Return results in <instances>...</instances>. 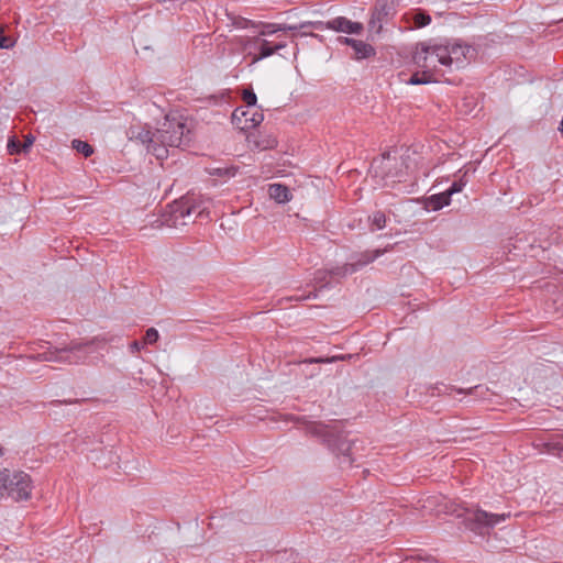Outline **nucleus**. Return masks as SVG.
Listing matches in <instances>:
<instances>
[{"label":"nucleus","mask_w":563,"mask_h":563,"mask_svg":"<svg viewBox=\"0 0 563 563\" xmlns=\"http://www.w3.org/2000/svg\"><path fill=\"white\" fill-rule=\"evenodd\" d=\"M305 431L308 435L320 439L332 452L347 457L349 465H352L355 461L352 457L353 442L346 439L336 424L310 421L306 423Z\"/></svg>","instance_id":"1"},{"label":"nucleus","mask_w":563,"mask_h":563,"mask_svg":"<svg viewBox=\"0 0 563 563\" xmlns=\"http://www.w3.org/2000/svg\"><path fill=\"white\" fill-rule=\"evenodd\" d=\"M190 134L186 119L178 113L166 114L156 130V137L166 150L168 147L180 148L187 146L191 140Z\"/></svg>","instance_id":"2"},{"label":"nucleus","mask_w":563,"mask_h":563,"mask_svg":"<svg viewBox=\"0 0 563 563\" xmlns=\"http://www.w3.org/2000/svg\"><path fill=\"white\" fill-rule=\"evenodd\" d=\"M196 214V218H209V211L203 206V202L192 195H186L179 200L174 201L169 205V211L165 219L168 227L186 225L191 220V216Z\"/></svg>","instance_id":"3"},{"label":"nucleus","mask_w":563,"mask_h":563,"mask_svg":"<svg viewBox=\"0 0 563 563\" xmlns=\"http://www.w3.org/2000/svg\"><path fill=\"white\" fill-rule=\"evenodd\" d=\"M96 340L86 342H70L67 346L60 349L48 350L31 356L32 360L40 362H56L79 364L84 363L88 355L92 352V345Z\"/></svg>","instance_id":"4"},{"label":"nucleus","mask_w":563,"mask_h":563,"mask_svg":"<svg viewBox=\"0 0 563 563\" xmlns=\"http://www.w3.org/2000/svg\"><path fill=\"white\" fill-rule=\"evenodd\" d=\"M510 518V512L493 514L478 507L466 509L463 516L464 527L482 538H488L492 530Z\"/></svg>","instance_id":"5"},{"label":"nucleus","mask_w":563,"mask_h":563,"mask_svg":"<svg viewBox=\"0 0 563 563\" xmlns=\"http://www.w3.org/2000/svg\"><path fill=\"white\" fill-rule=\"evenodd\" d=\"M32 492V481L24 472H0V498H11L14 501L26 500Z\"/></svg>","instance_id":"6"},{"label":"nucleus","mask_w":563,"mask_h":563,"mask_svg":"<svg viewBox=\"0 0 563 563\" xmlns=\"http://www.w3.org/2000/svg\"><path fill=\"white\" fill-rule=\"evenodd\" d=\"M445 47L443 45L418 43L412 55L413 64L426 74L442 75L440 66L445 67Z\"/></svg>","instance_id":"7"},{"label":"nucleus","mask_w":563,"mask_h":563,"mask_svg":"<svg viewBox=\"0 0 563 563\" xmlns=\"http://www.w3.org/2000/svg\"><path fill=\"white\" fill-rule=\"evenodd\" d=\"M395 13L396 0H376L372 11L369 27L376 29V32H379L383 23L393 18Z\"/></svg>","instance_id":"8"},{"label":"nucleus","mask_w":563,"mask_h":563,"mask_svg":"<svg viewBox=\"0 0 563 563\" xmlns=\"http://www.w3.org/2000/svg\"><path fill=\"white\" fill-rule=\"evenodd\" d=\"M131 139H135L140 141L142 144L146 145V148L150 153H152L157 159H165L168 156V150L164 147L159 143L156 137V131L152 132L147 129H141L136 133L132 131Z\"/></svg>","instance_id":"9"},{"label":"nucleus","mask_w":563,"mask_h":563,"mask_svg":"<svg viewBox=\"0 0 563 563\" xmlns=\"http://www.w3.org/2000/svg\"><path fill=\"white\" fill-rule=\"evenodd\" d=\"M232 120L241 130L255 129L263 122L264 114L255 109V107L246 109L236 108L232 113Z\"/></svg>","instance_id":"10"},{"label":"nucleus","mask_w":563,"mask_h":563,"mask_svg":"<svg viewBox=\"0 0 563 563\" xmlns=\"http://www.w3.org/2000/svg\"><path fill=\"white\" fill-rule=\"evenodd\" d=\"M443 46L445 47V68H451L453 64L460 67L465 59L472 58L474 54V48L467 44L452 43Z\"/></svg>","instance_id":"11"},{"label":"nucleus","mask_w":563,"mask_h":563,"mask_svg":"<svg viewBox=\"0 0 563 563\" xmlns=\"http://www.w3.org/2000/svg\"><path fill=\"white\" fill-rule=\"evenodd\" d=\"M251 150L268 151L277 146L278 141L273 133L264 131H254L246 136Z\"/></svg>","instance_id":"12"},{"label":"nucleus","mask_w":563,"mask_h":563,"mask_svg":"<svg viewBox=\"0 0 563 563\" xmlns=\"http://www.w3.org/2000/svg\"><path fill=\"white\" fill-rule=\"evenodd\" d=\"M391 247H386L384 250H374V251H364L357 254L354 257V261L350 263H345V273H355L366 266L367 264L374 262L377 257L383 255L385 252L389 251Z\"/></svg>","instance_id":"13"},{"label":"nucleus","mask_w":563,"mask_h":563,"mask_svg":"<svg viewBox=\"0 0 563 563\" xmlns=\"http://www.w3.org/2000/svg\"><path fill=\"white\" fill-rule=\"evenodd\" d=\"M328 30L335 32H342L346 34H361L363 31V24L360 22H353L345 16H336L330 21H327Z\"/></svg>","instance_id":"14"},{"label":"nucleus","mask_w":563,"mask_h":563,"mask_svg":"<svg viewBox=\"0 0 563 563\" xmlns=\"http://www.w3.org/2000/svg\"><path fill=\"white\" fill-rule=\"evenodd\" d=\"M257 43L260 44L258 54L254 55V57L251 59V64H256L257 62H260L266 57H269L274 53L286 47V43H284V42L273 44L272 42L261 38V37Z\"/></svg>","instance_id":"15"},{"label":"nucleus","mask_w":563,"mask_h":563,"mask_svg":"<svg viewBox=\"0 0 563 563\" xmlns=\"http://www.w3.org/2000/svg\"><path fill=\"white\" fill-rule=\"evenodd\" d=\"M268 195L278 203H285L291 200L292 195L289 188L283 184H272L268 187Z\"/></svg>","instance_id":"16"},{"label":"nucleus","mask_w":563,"mask_h":563,"mask_svg":"<svg viewBox=\"0 0 563 563\" xmlns=\"http://www.w3.org/2000/svg\"><path fill=\"white\" fill-rule=\"evenodd\" d=\"M405 18L408 23L412 22L413 27H416V29L424 27V26L429 25L431 22L430 14L427 11L421 10V9H416V10H412V11L406 13Z\"/></svg>","instance_id":"17"},{"label":"nucleus","mask_w":563,"mask_h":563,"mask_svg":"<svg viewBox=\"0 0 563 563\" xmlns=\"http://www.w3.org/2000/svg\"><path fill=\"white\" fill-rule=\"evenodd\" d=\"M352 48L354 51L353 58L356 60L367 59L376 55L375 47L361 40Z\"/></svg>","instance_id":"18"},{"label":"nucleus","mask_w":563,"mask_h":563,"mask_svg":"<svg viewBox=\"0 0 563 563\" xmlns=\"http://www.w3.org/2000/svg\"><path fill=\"white\" fill-rule=\"evenodd\" d=\"M258 41L260 36L240 37L236 43L241 46L242 52L245 53L246 56L253 58L255 54H258Z\"/></svg>","instance_id":"19"},{"label":"nucleus","mask_w":563,"mask_h":563,"mask_svg":"<svg viewBox=\"0 0 563 563\" xmlns=\"http://www.w3.org/2000/svg\"><path fill=\"white\" fill-rule=\"evenodd\" d=\"M451 202V195L445 190L440 194L432 195L428 198V206L437 211L442 209L445 206H449Z\"/></svg>","instance_id":"20"},{"label":"nucleus","mask_w":563,"mask_h":563,"mask_svg":"<svg viewBox=\"0 0 563 563\" xmlns=\"http://www.w3.org/2000/svg\"><path fill=\"white\" fill-rule=\"evenodd\" d=\"M238 170H239V167L233 166V165L207 168V172L210 176H214V177H219V178H223V179H229V178L234 177L236 175Z\"/></svg>","instance_id":"21"},{"label":"nucleus","mask_w":563,"mask_h":563,"mask_svg":"<svg viewBox=\"0 0 563 563\" xmlns=\"http://www.w3.org/2000/svg\"><path fill=\"white\" fill-rule=\"evenodd\" d=\"M467 173H468V170L463 172L462 169H460V170L457 172V174H459V179H457V180H455V181L451 185V187H450L449 189H446V191H448L451 196H452V195H454V194L461 192V191L463 190V188L466 186V184H467V178H466Z\"/></svg>","instance_id":"22"},{"label":"nucleus","mask_w":563,"mask_h":563,"mask_svg":"<svg viewBox=\"0 0 563 563\" xmlns=\"http://www.w3.org/2000/svg\"><path fill=\"white\" fill-rule=\"evenodd\" d=\"M541 445L545 448L548 453L553 455H558L562 457L563 452V439L562 440H550L548 442H543Z\"/></svg>","instance_id":"23"},{"label":"nucleus","mask_w":563,"mask_h":563,"mask_svg":"<svg viewBox=\"0 0 563 563\" xmlns=\"http://www.w3.org/2000/svg\"><path fill=\"white\" fill-rule=\"evenodd\" d=\"M477 389H478V386H475V387H472V388H468V389H463V388H459L457 389L454 386H446V385H443V384L441 386L437 387L438 395H442V394L450 395L451 391H456L459 394H465V395H472Z\"/></svg>","instance_id":"24"},{"label":"nucleus","mask_w":563,"mask_h":563,"mask_svg":"<svg viewBox=\"0 0 563 563\" xmlns=\"http://www.w3.org/2000/svg\"><path fill=\"white\" fill-rule=\"evenodd\" d=\"M434 80V76L432 74H426L424 69H422V73H416L413 74L409 80L408 84L410 85H423L429 84Z\"/></svg>","instance_id":"25"},{"label":"nucleus","mask_w":563,"mask_h":563,"mask_svg":"<svg viewBox=\"0 0 563 563\" xmlns=\"http://www.w3.org/2000/svg\"><path fill=\"white\" fill-rule=\"evenodd\" d=\"M73 148L82 154L85 157H89L93 154V147L89 143L81 140H74Z\"/></svg>","instance_id":"26"},{"label":"nucleus","mask_w":563,"mask_h":563,"mask_svg":"<svg viewBox=\"0 0 563 563\" xmlns=\"http://www.w3.org/2000/svg\"><path fill=\"white\" fill-rule=\"evenodd\" d=\"M231 25H233L236 29H249V27H256L258 24L255 22L243 18V16H230Z\"/></svg>","instance_id":"27"},{"label":"nucleus","mask_w":563,"mask_h":563,"mask_svg":"<svg viewBox=\"0 0 563 563\" xmlns=\"http://www.w3.org/2000/svg\"><path fill=\"white\" fill-rule=\"evenodd\" d=\"M368 219L377 230L384 229L386 225V216L383 211H375Z\"/></svg>","instance_id":"28"},{"label":"nucleus","mask_w":563,"mask_h":563,"mask_svg":"<svg viewBox=\"0 0 563 563\" xmlns=\"http://www.w3.org/2000/svg\"><path fill=\"white\" fill-rule=\"evenodd\" d=\"M329 277H331L330 271L316 272L314 282H316V285L319 286V290L327 288L329 286Z\"/></svg>","instance_id":"29"},{"label":"nucleus","mask_w":563,"mask_h":563,"mask_svg":"<svg viewBox=\"0 0 563 563\" xmlns=\"http://www.w3.org/2000/svg\"><path fill=\"white\" fill-rule=\"evenodd\" d=\"M242 100L245 103V109L252 108V107L256 106L257 97L252 88H246V89H243Z\"/></svg>","instance_id":"30"},{"label":"nucleus","mask_w":563,"mask_h":563,"mask_svg":"<svg viewBox=\"0 0 563 563\" xmlns=\"http://www.w3.org/2000/svg\"><path fill=\"white\" fill-rule=\"evenodd\" d=\"M15 44V40L12 36H7L4 34V27L0 24V48L9 49L12 48Z\"/></svg>","instance_id":"31"},{"label":"nucleus","mask_w":563,"mask_h":563,"mask_svg":"<svg viewBox=\"0 0 563 563\" xmlns=\"http://www.w3.org/2000/svg\"><path fill=\"white\" fill-rule=\"evenodd\" d=\"M300 30L306 27H312L314 30L323 31L328 29L327 22L323 21H306L299 24Z\"/></svg>","instance_id":"32"},{"label":"nucleus","mask_w":563,"mask_h":563,"mask_svg":"<svg viewBox=\"0 0 563 563\" xmlns=\"http://www.w3.org/2000/svg\"><path fill=\"white\" fill-rule=\"evenodd\" d=\"M7 147H8V152L10 155L23 153L22 152V143L14 137L9 140Z\"/></svg>","instance_id":"33"},{"label":"nucleus","mask_w":563,"mask_h":563,"mask_svg":"<svg viewBox=\"0 0 563 563\" xmlns=\"http://www.w3.org/2000/svg\"><path fill=\"white\" fill-rule=\"evenodd\" d=\"M159 338L158 331L155 328H148L144 335L145 344H154Z\"/></svg>","instance_id":"34"},{"label":"nucleus","mask_w":563,"mask_h":563,"mask_svg":"<svg viewBox=\"0 0 563 563\" xmlns=\"http://www.w3.org/2000/svg\"><path fill=\"white\" fill-rule=\"evenodd\" d=\"M276 27H277V24H274V23L263 24V30L260 32V37L262 35H269V34H274V33L278 32L276 30Z\"/></svg>","instance_id":"35"},{"label":"nucleus","mask_w":563,"mask_h":563,"mask_svg":"<svg viewBox=\"0 0 563 563\" xmlns=\"http://www.w3.org/2000/svg\"><path fill=\"white\" fill-rule=\"evenodd\" d=\"M345 264L342 266H338L335 268H332L330 271V275L332 276H339V277H345L346 275H351L352 273H345Z\"/></svg>","instance_id":"36"},{"label":"nucleus","mask_w":563,"mask_h":563,"mask_svg":"<svg viewBox=\"0 0 563 563\" xmlns=\"http://www.w3.org/2000/svg\"><path fill=\"white\" fill-rule=\"evenodd\" d=\"M345 358H346L345 355L333 356V357L327 358V360H324V358H311V360H309V363H325V362H334V361H339V360L343 361Z\"/></svg>","instance_id":"37"},{"label":"nucleus","mask_w":563,"mask_h":563,"mask_svg":"<svg viewBox=\"0 0 563 563\" xmlns=\"http://www.w3.org/2000/svg\"><path fill=\"white\" fill-rule=\"evenodd\" d=\"M276 30L279 31H297L300 30L299 24H277Z\"/></svg>","instance_id":"38"},{"label":"nucleus","mask_w":563,"mask_h":563,"mask_svg":"<svg viewBox=\"0 0 563 563\" xmlns=\"http://www.w3.org/2000/svg\"><path fill=\"white\" fill-rule=\"evenodd\" d=\"M404 563H434V561L430 559L423 560L418 556H409L405 559Z\"/></svg>","instance_id":"39"},{"label":"nucleus","mask_w":563,"mask_h":563,"mask_svg":"<svg viewBox=\"0 0 563 563\" xmlns=\"http://www.w3.org/2000/svg\"><path fill=\"white\" fill-rule=\"evenodd\" d=\"M33 142H34V136H32V135L25 136V140L22 143V152L26 153L29 151V148L32 146Z\"/></svg>","instance_id":"40"},{"label":"nucleus","mask_w":563,"mask_h":563,"mask_svg":"<svg viewBox=\"0 0 563 563\" xmlns=\"http://www.w3.org/2000/svg\"><path fill=\"white\" fill-rule=\"evenodd\" d=\"M338 41L341 43V44H345L347 46H355V44L357 43L358 40H355V38H352V37H345V36H340L338 38Z\"/></svg>","instance_id":"41"},{"label":"nucleus","mask_w":563,"mask_h":563,"mask_svg":"<svg viewBox=\"0 0 563 563\" xmlns=\"http://www.w3.org/2000/svg\"><path fill=\"white\" fill-rule=\"evenodd\" d=\"M143 347V344L139 341H133L131 344H130V349L131 351L134 353V352H140L141 349Z\"/></svg>","instance_id":"42"},{"label":"nucleus","mask_w":563,"mask_h":563,"mask_svg":"<svg viewBox=\"0 0 563 563\" xmlns=\"http://www.w3.org/2000/svg\"><path fill=\"white\" fill-rule=\"evenodd\" d=\"M81 400L75 399V400H54L52 401L53 405L55 404H79Z\"/></svg>","instance_id":"43"},{"label":"nucleus","mask_w":563,"mask_h":563,"mask_svg":"<svg viewBox=\"0 0 563 563\" xmlns=\"http://www.w3.org/2000/svg\"><path fill=\"white\" fill-rule=\"evenodd\" d=\"M316 297H317V292L316 291H310L306 296L297 297L296 300H303V299H310V298H316Z\"/></svg>","instance_id":"44"},{"label":"nucleus","mask_w":563,"mask_h":563,"mask_svg":"<svg viewBox=\"0 0 563 563\" xmlns=\"http://www.w3.org/2000/svg\"><path fill=\"white\" fill-rule=\"evenodd\" d=\"M301 35H309V36H312V37L318 38L319 41H322V36H321V35H319V34H316V33H307V32H303Z\"/></svg>","instance_id":"45"},{"label":"nucleus","mask_w":563,"mask_h":563,"mask_svg":"<svg viewBox=\"0 0 563 563\" xmlns=\"http://www.w3.org/2000/svg\"><path fill=\"white\" fill-rule=\"evenodd\" d=\"M4 454L3 448L0 445V457Z\"/></svg>","instance_id":"46"},{"label":"nucleus","mask_w":563,"mask_h":563,"mask_svg":"<svg viewBox=\"0 0 563 563\" xmlns=\"http://www.w3.org/2000/svg\"><path fill=\"white\" fill-rule=\"evenodd\" d=\"M382 161H389V156L388 155L387 156L384 155Z\"/></svg>","instance_id":"47"}]
</instances>
